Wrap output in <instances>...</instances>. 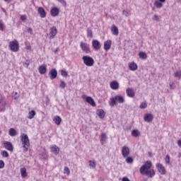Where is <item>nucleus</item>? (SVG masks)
I'll return each mask as SVG.
<instances>
[{
  "label": "nucleus",
  "instance_id": "nucleus-1",
  "mask_svg": "<svg viewBox=\"0 0 181 181\" xmlns=\"http://www.w3.org/2000/svg\"><path fill=\"white\" fill-rule=\"evenodd\" d=\"M152 168V162L151 160H147L144 165L140 168L141 175H146L148 177H153L155 176V170L151 169Z\"/></svg>",
  "mask_w": 181,
  "mask_h": 181
},
{
  "label": "nucleus",
  "instance_id": "nucleus-2",
  "mask_svg": "<svg viewBox=\"0 0 181 181\" xmlns=\"http://www.w3.org/2000/svg\"><path fill=\"white\" fill-rule=\"evenodd\" d=\"M21 142L24 152H28L29 151V147L30 146V142L29 141L28 134H23L21 135Z\"/></svg>",
  "mask_w": 181,
  "mask_h": 181
},
{
  "label": "nucleus",
  "instance_id": "nucleus-3",
  "mask_svg": "<svg viewBox=\"0 0 181 181\" xmlns=\"http://www.w3.org/2000/svg\"><path fill=\"white\" fill-rule=\"evenodd\" d=\"M117 101L119 103V104H124V103H125V99H124V97L121 95H116L115 98H110V106L114 107V105L117 104Z\"/></svg>",
  "mask_w": 181,
  "mask_h": 181
},
{
  "label": "nucleus",
  "instance_id": "nucleus-4",
  "mask_svg": "<svg viewBox=\"0 0 181 181\" xmlns=\"http://www.w3.org/2000/svg\"><path fill=\"white\" fill-rule=\"evenodd\" d=\"M82 60L86 66L88 67H93L94 66V59L93 57L89 56H83Z\"/></svg>",
  "mask_w": 181,
  "mask_h": 181
},
{
  "label": "nucleus",
  "instance_id": "nucleus-5",
  "mask_svg": "<svg viewBox=\"0 0 181 181\" xmlns=\"http://www.w3.org/2000/svg\"><path fill=\"white\" fill-rule=\"evenodd\" d=\"M9 47L11 52H19V42H18V40L11 41Z\"/></svg>",
  "mask_w": 181,
  "mask_h": 181
},
{
  "label": "nucleus",
  "instance_id": "nucleus-6",
  "mask_svg": "<svg viewBox=\"0 0 181 181\" xmlns=\"http://www.w3.org/2000/svg\"><path fill=\"white\" fill-rule=\"evenodd\" d=\"M80 47H81V49H82L83 52H84L85 53H90L91 52V51L90 50V45L86 42H81L80 44Z\"/></svg>",
  "mask_w": 181,
  "mask_h": 181
},
{
  "label": "nucleus",
  "instance_id": "nucleus-7",
  "mask_svg": "<svg viewBox=\"0 0 181 181\" xmlns=\"http://www.w3.org/2000/svg\"><path fill=\"white\" fill-rule=\"evenodd\" d=\"M130 151H129V147L124 146L122 148V155L123 158H128L129 156Z\"/></svg>",
  "mask_w": 181,
  "mask_h": 181
},
{
  "label": "nucleus",
  "instance_id": "nucleus-8",
  "mask_svg": "<svg viewBox=\"0 0 181 181\" xmlns=\"http://www.w3.org/2000/svg\"><path fill=\"white\" fill-rule=\"evenodd\" d=\"M57 35V28L53 26L50 28L49 39H54V37Z\"/></svg>",
  "mask_w": 181,
  "mask_h": 181
},
{
  "label": "nucleus",
  "instance_id": "nucleus-9",
  "mask_svg": "<svg viewBox=\"0 0 181 181\" xmlns=\"http://www.w3.org/2000/svg\"><path fill=\"white\" fill-rule=\"evenodd\" d=\"M4 146L6 149H7V151H10V152H13V146L12 145V143L9 141H4Z\"/></svg>",
  "mask_w": 181,
  "mask_h": 181
},
{
  "label": "nucleus",
  "instance_id": "nucleus-10",
  "mask_svg": "<svg viewBox=\"0 0 181 181\" xmlns=\"http://www.w3.org/2000/svg\"><path fill=\"white\" fill-rule=\"evenodd\" d=\"M50 80H54L57 78V70L56 69H52L49 73Z\"/></svg>",
  "mask_w": 181,
  "mask_h": 181
},
{
  "label": "nucleus",
  "instance_id": "nucleus-11",
  "mask_svg": "<svg viewBox=\"0 0 181 181\" xmlns=\"http://www.w3.org/2000/svg\"><path fill=\"white\" fill-rule=\"evenodd\" d=\"M92 46H93V49H95V50H100V49H101V44L97 40H93Z\"/></svg>",
  "mask_w": 181,
  "mask_h": 181
},
{
  "label": "nucleus",
  "instance_id": "nucleus-12",
  "mask_svg": "<svg viewBox=\"0 0 181 181\" xmlns=\"http://www.w3.org/2000/svg\"><path fill=\"white\" fill-rule=\"evenodd\" d=\"M156 168H157L159 173H160L161 175L166 174V169H165V167L162 164H160V163L157 164Z\"/></svg>",
  "mask_w": 181,
  "mask_h": 181
},
{
  "label": "nucleus",
  "instance_id": "nucleus-13",
  "mask_svg": "<svg viewBox=\"0 0 181 181\" xmlns=\"http://www.w3.org/2000/svg\"><path fill=\"white\" fill-rule=\"evenodd\" d=\"M153 120V115L151 113H147L144 115V121L146 122H152Z\"/></svg>",
  "mask_w": 181,
  "mask_h": 181
},
{
  "label": "nucleus",
  "instance_id": "nucleus-14",
  "mask_svg": "<svg viewBox=\"0 0 181 181\" xmlns=\"http://www.w3.org/2000/svg\"><path fill=\"white\" fill-rule=\"evenodd\" d=\"M126 93L127 97H129L130 98H134V97H135V92L132 88H127L126 90Z\"/></svg>",
  "mask_w": 181,
  "mask_h": 181
},
{
  "label": "nucleus",
  "instance_id": "nucleus-15",
  "mask_svg": "<svg viewBox=\"0 0 181 181\" xmlns=\"http://www.w3.org/2000/svg\"><path fill=\"white\" fill-rule=\"evenodd\" d=\"M112 45V41H111V40H107L104 42V49L105 50H110V49H111Z\"/></svg>",
  "mask_w": 181,
  "mask_h": 181
},
{
  "label": "nucleus",
  "instance_id": "nucleus-16",
  "mask_svg": "<svg viewBox=\"0 0 181 181\" xmlns=\"http://www.w3.org/2000/svg\"><path fill=\"white\" fill-rule=\"evenodd\" d=\"M86 101L88 103V104H90L92 107H95V102L94 101V99L90 96L86 97Z\"/></svg>",
  "mask_w": 181,
  "mask_h": 181
},
{
  "label": "nucleus",
  "instance_id": "nucleus-17",
  "mask_svg": "<svg viewBox=\"0 0 181 181\" xmlns=\"http://www.w3.org/2000/svg\"><path fill=\"white\" fill-rule=\"evenodd\" d=\"M110 88L112 90H118V88H119V83L116 81H112L110 83Z\"/></svg>",
  "mask_w": 181,
  "mask_h": 181
},
{
  "label": "nucleus",
  "instance_id": "nucleus-18",
  "mask_svg": "<svg viewBox=\"0 0 181 181\" xmlns=\"http://www.w3.org/2000/svg\"><path fill=\"white\" fill-rule=\"evenodd\" d=\"M60 11L57 8V7H54L51 9V16L56 17L59 15Z\"/></svg>",
  "mask_w": 181,
  "mask_h": 181
},
{
  "label": "nucleus",
  "instance_id": "nucleus-19",
  "mask_svg": "<svg viewBox=\"0 0 181 181\" xmlns=\"http://www.w3.org/2000/svg\"><path fill=\"white\" fill-rule=\"evenodd\" d=\"M50 149L51 152H52L55 155H59V152H60V148H59V147L56 145L51 146Z\"/></svg>",
  "mask_w": 181,
  "mask_h": 181
},
{
  "label": "nucleus",
  "instance_id": "nucleus-20",
  "mask_svg": "<svg viewBox=\"0 0 181 181\" xmlns=\"http://www.w3.org/2000/svg\"><path fill=\"white\" fill-rule=\"evenodd\" d=\"M38 13H40V18H46V11L43 7L38 8Z\"/></svg>",
  "mask_w": 181,
  "mask_h": 181
},
{
  "label": "nucleus",
  "instance_id": "nucleus-21",
  "mask_svg": "<svg viewBox=\"0 0 181 181\" xmlns=\"http://www.w3.org/2000/svg\"><path fill=\"white\" fill-rule=\"evenodd\" d=\"M129 68L132 71H135L138 70V65L135 62H132L129 64Z\"/></svg>",
  "mask_w": 181,
  "mask_h": 181
},
{
  "label": "nucleus",
  "instance_id": "nucleus-22",
  "mask_svg": "<svg viewBox=\"0 0 181 181\" xmlns=\"http://www.w3.org/2000/svg\"><path fill=\"white\" fill-rule=\"evenodd\" d=\"M111 30H112L113 35H115V36H118L119 31H118V28L117 27V25H112Z\"/></svg>",
  "mask_w": 181,
  "mask_h": 181
},
{
  "label": "nucleus",
  "instance_id": "nucleus-23",
  "mask_svg": "<svg viewBox=\"0 0 181 181\" xmlns=\"http://www.w3.org/2000/svg\"><path fill=\"white\" fill-rule=\"evenodd\" d=\"M47 71V69L46 68V66L41 65L39 68V72L40 74H45Z\"/></svg>",
  "mask_w": 181,
  "mask_h": 181
},
{
  "label": "nucleus",
  "instance_id": "nucleus-24",
  "mask_svg": "<svg viewBox=\"0 0 181 181\" xmlns=\"http://www.w3.org/2000/svg\"><path fill=\"white\" fill-rule=\"evenodd\" d=\"M139 135H141V132L138 129H134L132 132V136H134V138H138Z\"/></svg>",
  "mask_w": 181,
  "mask_h": 181
},
{
  "label": "nucleus",
  "instance_id": "nucleus-25",
  "mask_svg": "<svg viewBox=\"0 0 181 181\" xmlns=\"http://www.w3.org/2000/svg\"><path fill=\"white\" fill-rule=\"evenodd\" d=\"M20 172H21V177H26V176H28V173H26L25 168H21Z\"/></svg>",
  "mask_w": 181,
  "mask_h": 181
},
{
  "label": "nucleus",
  "instance_id": "nucleus-26",
  "mask_svg": "<svg viewBox=\"0 0 181 181\" xmlns=\"http://www.w3.org/2000/svg\"><path fill=\"white\" fill-rule=\"evenodd\" d=\"M36 115V112L35 110H31L30 112H29L28 113V118L29 119H33V118L35 117V116Z\"/></svg>",
  "mask_w": 181,
  "mask_h": 181
},
{
  "label": "nucleus",
  "instance_id": "nucleus-27",
  "mask_svg": "<svg viewBox=\"0 0 181 181\" xmlns=\"http://www.w3.org/2000/svg\"><path fill=\"white\" fill-rule=\"evenodd\" d=\"M54 121L57 125H60V124H62V117H60L59 116H56L54 119Z\"/></svg>",
  "mask_w": 181,
  "mask_h": 181
},
{
  "label": "nucleus",
  "instance_id": "nucleus-28",
  "mask_svg": "<svg viewBox=\"0 0 181 181\" xmlns=\"http://www.w3.org/2000/svg\"><path fill=\"white\" fill-rule=\"evenodd\" d=\"M107 141V134L105 133H103L101 134V139L100 143L102 145H104V142Z\"/></svg>",
  "mask_w": 181,
  "mask_h": 181
},
{
  "label": "nucleus",
  "instance_id": "nucleus-29",
  "mask_svg": "<svg viewBox=\"0 0 181 181\" xmlns=\"http://www.w3.org/2000/svg\"><path fill=\"white\" fill-rule=\"evenodd\" d=\"M89 166L90 169H95L97 166V163L95 160H89Z\"/></svg>",
  "mask_w": 181,
  "mask_h": 181
},
{
  "label": "nucleus",
  "instance_id": "nucleus-30",
  "mask_svg": "<svg viewBox=\"0 0 181 181\" xmlns=\"http://www.w3.org/2000/svg\"><path fill=\"white\" fill-rule=\"evenodd\" d=\"M10 136H16V130L13 128H11L8 131Z\"/></svg>",
  "mask_w": 181,
  "mask_h": 181
},
{
  "label": "nucleus",
  "instance_id": "nucleus-31",
  "mask_svg": "<svg viewBox=\"0 0 181 181\" xmlns=\"http://www.w3.org/2000/svg\"><path fill=\"white\" fill-rule=\"evenodd\" d=\"M97 114L100 118H104V117H105V114L103 110H98Z\"/></svg>",
  "mask_w": 181,
  "mask_h": 181
},
{
  "label": "nucleus",
  "instance_id": "nucleus-32",
  "mask_svg": "<svg viewBox=\"0 0 181 181\" xmlns=\"http://www.w3.org/2000/svg\"><path fill=\"white\" fill-rule=\"evenodd\" d=\"M154 5L156 6V8H158V9H160V8H162V6H163V4H162V3L157 0L154 2Z\"/></svg>",
  "mask_w": 181,
  "mask_h": 181
},
{
  "label": "nucleus",
  "instance_id": "nucleus-33",
  "mask_svg": "<svg viewBox=\"0 0 181 181\" xmlns=\"http://www.w3.org/2000/svg\"><path fill=\"white\" fill-rule=\"evenodd\" d=\"M5 30V24L4 23V21L2 20H0V30L1 32H4Z\"/></svg>",
  "mask_w": 181,
  "mask_h": 181
},
{
  "label": "nucleus",
  "instance_id": "nucleus-34",
  "mask_svg": "<svg viewBox=\"0 0 181 181\" xmlns=\"http://www.w3.org/2000/svg\"><path fill=\"white\" fill-rule=\"evenodd\" d=\"M139 56L140 59H146V57H148L146 55V53L145 52H139Z\"/></svg>",
  "mask_w": 181,
  "mask_h": 181
},
{
  "label": "nucleus",
  "instance_id": "nucleus-35",
  "mask_svg": "<svg viewBox=\"0 0 181 181\" xmlns=\"http://www.w3.org/2000/svg\"><path fill=\"white\" fill-rule=\"evenodd\" d=\"M126 158L127 163H134V158H132V157L127 156Z\"/></svg>",
  "mask_w": 181,
  "mask_h": 181
},
{
  "label": "nucleus",
  "instance_id": "nucleus-36",
  "mask_svg": "<svg viewBox=\"0 0 181 181\" xmlns=\"http://www.w3.org/2000/svg\"><path fill=\"white\" fill-rule=\"evenodd\" d=\"M87 36L88 37H93V31L90 28L87 29Z\"/></svg>",
  "mask_w": 181,
  "mask_h": 181
},
{
  "label": "nucleus",
  "instance_id": "nucleus-37",
  "mask_svg": "<svg viewBox=\"0 0 181 181\" xmlns=\"http://www.w3.org/2000/svg\"><path fill=\"white\" fill-rule=\"evenodd\" d=\"M1 155H2L3 158H9V153H8V151H3L1 152Z\"/></svg>",
  "mask_w": 181,
  "mask_h": 181
},
{
  "label": "nucleus",
  "instance_id": "nucleus-38",
  "mask_svg": "<svg viewBox=\"0 0 181 181\" xmlns=\"http://www.w3.org/2000/svg\"><path fill=\"white\" fill-rule=\"evenodd\" d=\"M64 173L69 176V175H70V169L68 167H65L64 170Z\"/></svg>",
  "mask_w": 181,
  "mask_h": 181
},
{
  "label": "nucleus",
  "instance_id": "nucleus-39",
  "mask_svg": "<svg viewBox=\"0 0 181 181\" xmlns=\"http://www.w3.org/2000/svg\"><path fill=\"white\" fill-rule=\"evenodd\" d=\"M61 76H62L63 77H66V76H68L67 71H66L65 69H62L61 71Z\"/></svg>",
  "mask_w": 181,
  "mask_h": 181
},
{
  "label": "nucleus",
  "instance_id": "nucleus-40",
  "mask_svg": "<svg viewBox=\"0 0 181 181\" xmlns=\"http://www.w3.org/2000/svg\"><path fill=\"white\" fill-rule=\"evenodd\" d=\"M146 107H148V105L146 104V103H142L140 105V108L141 110H144L145 108H146Z\"/></svg>",
  "mask_w": 181,
  "mask_h": 181
},
{
  "label": "nucleus",
  "instance_id": "nucleus-41",
  "mask_svg": "<svg viewBox=\"0 0 181 181\" xmlns=\"http://www.w3.org/2000/svg\"><path fill=\"white\" fill-rule=\"evenodd\" d=\"M175 77L180 78H181V71H176L175 74Z\"/></svg>",
  "mask_w": 181,
  "mask_h": 181
},
{
  "label": "nucleus",
  "instance_id": "nucleus-42",
  "mask_svg": "<svg viewBox=\"0 0 181 181\" xmlns=\"http://www.w3.org/2000/svg\"><path fill=\"white\" fill-rule=\"evenodd\" d=\"M165 163H170V156H169V155H167L165 156Z\"/></svg>",
  "mask_w": 181,
  "mask_h": 181
},
{
  "label": "nucleus",
  "instance_id": "nucleus-43",
  "mask_svg": "<svg viewBox=\"0 0 181 181\" xmlns=\"http://www.w3.org/2000/svg\"><path fill=\"white\" fill-rule=\"evenodd\" d=\"M59 87H61V88H66V83L64 81H61V83L59 85Z\"/></svg>",
  "mask_w": 181,
  "mask_h": 181
},
{
  "label": "nucleus",
  "instance_id": "nucleus-44",
  "mask_svg": "<svg viewBox=\"0 0 181 181\" xmlns=\"http://www.w3.org/2000/svg\"><path fill=\"white\" fill-rule=\"evenodd\" d=\"M4 168H5V163L1 160H0V169H4Z\"/></svg>",
  "mask_w": 181,
  "mask_h": 181
},
{
  "label": "nucleus",
  "instance_id": "nucleus-45",
  "mask_svg": "<svg viewBox=\"0 0 181 181\" xmlns=\"http://www.w3.org/2000/svg\"><path fill=\"white\" fill-rule=\"evenodd\" d=\"M122 13H123V15H124V16H127V17H128V16H129V15H131L129 11H127L125 10L123 11Z\"/></svg>",
  "mask_w": 181,
  "mask_h": 181
},
{
  "label": "nucleus",
  "instance_id": "nucleus-46",
  "mask_svg": "<svg viewBox=\"0 0 181 181\" xmlns=\"http://www.w3.org/2000/svg\"><path fill=\"white\" fill-rule=\"evenodd\" d=\"M153 19L154 21H156L157 22H159L160 19H159V16L155 14L153 16Z\"/></svg>",
  "mask_w": 181,
  "mask_h": 181
},
{
  "label": "nucleus",
  "instance_id": "nucleus-47",
  "mask_svg": "<svg viewBox=\"0 0 181 181\" xmlns=\"http://www.w3.org/2000/svg\"><path fill=\"white\" fill-rule=\"evenodd\" d=\"M58 1V2H60V4H62V5H63L64 6H66V1L64 0H57Z\"/></svg>",
  "mask_w": 181,
  "mask_h": 181
},
{
  "label": "nucleus",
  "instance_id": "nucleus-48",
  "mask_svg": "<svg viewBox=\"0 0 181 181\" xmlns=\"http://www.w3.org/2000/svg\"><path fill=\"white\" fill-rule=\"evenodd\" d=\"M27 32L28 33H30V35H33V29H32L31 28H29L28 30H27Z\"/></svg>",
  "mask_w": 181,
  "mask_h": 181
},
{
  "label": "nucleus",
  "instance_id": "nucleus-49",
  "mask_svg": "<svg viewBox=\"0 0 181 181\" xmlns=\"http://www.w3.org/2000/svg\"><path fill=\"white\" fill-rule=\"evenodd\" d=\"M21 19L23 21H26V15H23L21 16Z\"/></svg>",
  "mask_w": 181,
  "mask_h": 181
},
{
  "label": "nucleus",
  "instance_id": "nucleus-50",
  "mask_svg": "<svg viewBox=\"0 0 181 181\" xmlns=\"http://www.w3.org/2000/svg\"><path fill=\"white\" fill-rule=\"evenodd\" d=\"M122 181H131V180H129V177H124L122 179Z\"/></svg>",
  "mask_w": 181,
  "mask_h": 181
},
{
  "label": "nucleus",
  "instance_id": "nucleus-51",
  "mask_svg": "<svg viewBox=\"0 0 181 181\" xmlns=\"http://www.w3.org/2000/svg\"><path fill=\"white\" fill-rule=\"evenodd\" d=\"M177 145L181 147V140H178Z\"/></svg>",
  "mask_w": 181,
  "mask_h": 181
},
{
  "label": "nucleus",
  "instance_id": "nucleus-52",
  "mask_svg": "<svg viewBox=\"0 0 181 181\" xmlns=\"http://www.w3.org/2000/svg\"><path fill=\"white\" fill-rule=\"evenodd\" d=\"M158 1H159L160 2H161V4L166 1V0H158Z\"/></svg>",
  "mask_w": 181,
  "mask_h": 181
},
{
  "label": "nucleus",
  "instance_id": "nucleus-53",
  "mask_svg": "<svg viewBox=\"0 0 181 181\" xmlns=\"http://www.w3.org/2000/svg\"><path fill=\"white\" fill-rule=\"evenodd\" d=\"M11 0H4L5 2H11Z\"/></svg>",
  "mask_w": 181,
  "mask_h": 181
},
{
  "label": "nucleus",
  "instance_id": "nucleus-54",
  "mask_svg": "<svg viewBox=\"0 0 181 181\" xmlns=\"http://www.w3.org/2000/svg\"><path fill=\"white\" fill-rule=\"evenodd\" d=\"M59 49H57L55 51H54V53H57Z\"/></svg>",
  "mask_w": 181,
  "mask_h": 181
},
{
  "label": "nucleus",
  "instance_id": "nucleus-55",
  "mask_svg": "<svg viewBox=\"0 0 181 181\" xmlns=\"http://www.w3.org/2000/svg\"><path fill=\"white\" fill-rule=\"evenodd\" d=\"M170 88H172V87H173V85H172V84H170Z\"/></svg>",
  "mask_w": 181,
  "mask_h": 181
},
{
  "label": "nucleus",
  "instance_id": "nucleus-56",
  "mask_svg": "<svg viewBox=\"0 0 181 181\" xmlns=\"http://www.w3.org/2000/svg\"><path fill=\"white\" fill-rule=\"evenodd\" d=\"M153 11H155V8H153Z\"/></svg>",
  "mask_w": 181,
  "mask_h": 181
},
{
  "label": "nucleus",
  "instance_id": "nucleus-57",
  "mask_svg": "<svg viewBox=\"0 0 181 181\" xmlns=\"http://www.w3.org/2000/svg\"><path fill=\"white\" fill-rule=\"evenodd\" d=\"M27 66H29V64L26 63Z\"/></svg>",
  "mask_w": 181,
  "mask_h": 181
},
{
  "label": "nucleus",
  "instance_id": "nucleus-58",
  "mask_svg": "<svg viewBox=\"0 0 181 181\" xmlns=\"http://www.w3.org/2000/svg\"><path fill=\"white\" fill-rule=\"evenodd\" d=\"M1 134H2V132L0 131V135H1Z\"/></svg>",
  "mask_w": 181,
  "mask_h": 181
}]
</instances>
